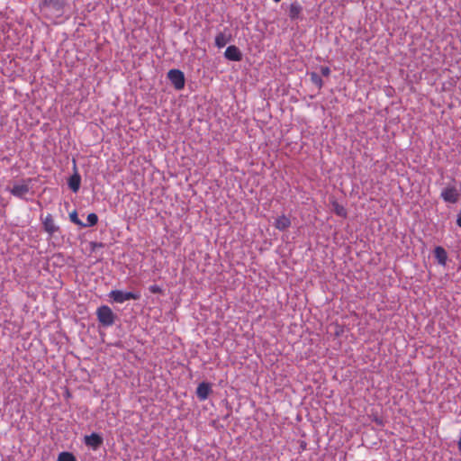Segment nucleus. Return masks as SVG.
I'll list each match as a JSON object with an SVG mask.
<instances>
[{
  "instance_id": "obj_9",
  "label": "nucleus",
  "mask_w": 461,
  "mask_h": 461,
  "mask_svg": "<svg viewBox=\"0 0 461 461\" xmlns=\"http://www.w3.org/2000/svg\"><path fill=\"white\" fill-rule=\"evenodd\" d=\"M224 57L228 60L240 61L242 59V53L238 47H236L234 45H230V46L227 47V49L224 52Z\"/></svg>"
},
{
  "instance_id": "obj_7",
  "label": "nucleus",
  "mask_w": 461,
  "mask_h": 461,
  "mask_svg": "<svg viewBox=\"0 0 461 461\" xmlns=\"http://www.w3.org/2000/svg\"><path fill=\"white\" fill-rule=\"evenodd\" d=\"M41 222L44 230L50 235H54L59 230V227L55 223L54 219L50 213H48L45 217H41Z\"/></svg>"
},
{
  "instance_id": "obj_13",
  "label": "nucleus",
  "mask_w": 461,
  "mask_h": 461,
  "mask_svg": "<svg viewBox=\"0 0 461 461\" xmlns=\"http://www.w3.org/2000/svg\"><path fill=\"white\" fill-rule=\"evenodd\" d=\"M80 184H81V176L77 173H75L74 175H72L68 181V185L69 188L74 193H77L79 190Z\"/></svg>"
},
{
  "instance_id": "obj_2",
  "label": "nucleus",
  "mask_w": 461,
  "mask_h": 461,
  "mask_svg": "<svg viewBox=\"0 0 461 461\" xmlns=\"http://www.w3.org/2000/svg\"><path fill=\"white\" fill-rule=\"evenodd\" d=\"M32 178L22 179L14 183L13 186L7 190L16 198L28 201L27 194H32Z\"/></svg>"
},
{
  "instance_id": "obj_12",
  "label": "nucleus",
  "mask_w": 461,
  "mask_h": 461,
  "mask_svg": "<svg viewBox=\"0 0 461 461\" xmlns=\"http://www.w3.org/2000/svg\"><path fill=\"white\" fill-rule=\"evenodd\" d=\"M434 256L439 265L446 266L447 261V253L444 248L440 246L436 247L434 249Z\"/></svg>"
},
{
  "instance_id": "obj_22",
  "label": "nucleus",
  "mask_w": 461,
  "mask_h": 461,
  "mask_svg": "<svg viewBox=\"0 0 461 461\" xmlns=\"http://www.w3.org/2000/svg\"><path fill=\"white\" fill-rule=\"evenodd\" d=\"M321 73L323 77H329L330 74V69L329 67H321Z\"/></svg>"
},
{
  "instance_id": "obj_6",
  "label": "nucleus",
  "mask_w": 461,
  "mask_h": 461,
  "mask_svg": "<svg viewBox=\"0 0 461 461\" xmlns=\"http://www.w3.org/2000/svg\"><path fill=\"white\" fill-rule=\"evenodd\" d=\"M167 78L176 90H182L185 87V75L181 70L176 68L170 69L167 72Z\"/></svg>"
},
{
  "instance_id": "obj_5",
  "label": "nucleus",
  "mask_w": 461,
  "mask_h": 461,
  "mask_svg": "<svg viewBox=\"0 0 461 461\" xmlns=\"http://www.w3.org/2000/svg\"><path fill=\"white\" fill-rule=\"evenodd\" d=\"M109 297L117 303H122L129 300H137L140 294L133 292H124L122 290H112L109 293Z\"/></svg>"
},
{
  "instance_id": "obj_10",
  "label": "nucleus",
  "mask_w": 461,
  "mask_h": 461,
  "mask_svg": "<svg viewBox=\"0 0 461 461\" xmlns=\"http://www.w3.org/2000/svg\"><path fill=\"white\" fill-rule=\"evenodd\" d=\"M212 393V386L209 383H200L196 388V395L200 401L206 400Z\"/></svg>"
},
{
  "instance_id": "obj_3",
  "label": "nucleus",
  "mask_w": 461,
  "mask_h": 461,
  "mask_svg": "<svg viewBox=\"0 0 461 461\" xmlns=\"http://www.w3.org/2000/svg\"><path fill=\"white\" fill-rule=\"evenodd\" d=\"M98 322L102 327L108 328L114 324L116 321V314L107 305H101L95 312Z\"/></svg>"
},
{
  "instance_id": "obj_20",
  "label": "nucleus",
  "mask_w": 461,
  "mask_h": 461,
  "mask_svg": "<svg viewBox=\"0 0 461 461\" xmlns=\"http://www.w3.org/2000/svg\"><path fill=\"white\" fill-rule=\"evenodd\" d=\"M69 219H70V221H71L73 223H75V224H77V225H78V226H80V227H83L84 222H82V221L78 219V217H77V212L76 211H73L72 212H70V213H69Z\"/></svg>"
},
{
  "instance_id": "obj_25",
  "label": "nucleus",
  "mask_w": 461,
  "mask_h": 461,
  "mask_svg": "<svg viewBox=\"0 0 461 461\" xmlns=\"http://www.w3.org/2000/svg\"><path fill=\"white\" fill-rule=\"evenodd\" d=\"M273 1H274V2H276V3H278V2H280L281 0H273Z\"/></svg>"
},
{
  "instance_id": "obj_16",
  "label": "nucleus",
  "mask_w": 461,
  "mask_h": 461,
  "mask_svg": "<svg viewBox=\"0 0 461 461\" xmlns=\"http://www.w3.org/2000/svg\"><path fill=\"white\" fill-rule=\"evenodd\" d=\"M334 212L340 217L346 218L347 217V210L346 208L339 204L337 201H332L331 203Z\"/></svg>"
},
{
  "instance_id": "obj_21",
  "label": "nucleus",
  "mask_w": 461,
  "mask_h": 461,
  "mask_svg": "<svg viewBox=\"0 0 461 461\" xmlns=\"http://www.w3.org/2000/svg\"><path fill=\"white\" fill-rule=\"evenodd\" d=\"M149 290L152 294H160L162 292V289L158 285H152L149 287Z\"/></svg>"
},
{
  "instance_id": "obj_24",
  "label": "nucleus",
  "mask_w": 461,
  "mask_h": 461,
  "mask_svg": "<svg viewBox=\"0 0 461 461\" xmlns=\"http://www.w3.org/2000/svg\"><path fill=\"white\" fill-rule=\"evenodd\" d=\"M458 450L461 452V438L457 442Z\"/></svg>"
},
{
  "instance_id": "obj_19",
  "label": "nucleus",
  "mask_w": 461,
  "mask_h": 461,
  "mask_svg": "<svg viewBox=\"0 0 461 461\" xmlns=\"http://www.w3.org/2000/svg\"><path fill=\"white\" fill-rule=\"evenodd\" d=\"M311 80L312 82L318 86V88H321L323 85V81L321 77L315 72H312L311 75Z\"/></svg>"
},
{
  "instance_id": "obj_11",
  "label": "nucleus",
  "mask_w": 461,
  "mask_h": 461,
  "mask_svg": "<svg viewBox=\"0 0 461 461\" xmlns=\"http://www.w3.org/2000/svg\"><path fill=\"white\" fill-rule=\"evenodd\" d=\"M274 226L281 231L286 230L291 226V220L283 214L276 219Z\"/></svg>"
},
{
  "instance_id": "obj_8",
  "label": "nucleus",
  "mask_w": 461,
  "mask_h": 461,
  "mask_svg": "<svg viewBox=\"0 0 461 461\" xmlns=\"http://www.w3.org/2000/svg\"><path fill=\"white\" fill-rule=\"evenodd\" d=\"M104 439L101 435L93 432L84 438V443L94 450H96L103 444Z\"/></svg>"
},
{
  "instance_id": "obj_1",
  "label": "nucleus",
  "mask_w": 461,
  "mask_h": 461,
  "mask_svg": "<svg viewBox=\"0 0 461 461\" xmlns=\"http://www.w3.org/2000/svg\"><path fill=\"white\" fill-rule=\"evenodd\" d=\"M461 196V183L452 178L449 183L442 188L440 198L447 203H456Z\"/></svg>"
},
{
  "instance_id": "obj_23",
  "label": "nucleus",
  "mask_w": 461,
  "mask_h": 461,
  "mask_svg": "<svg viewBox=\"0 0 461 461\" xmlns=\"http://www.w3.org/2000/svg\"><path fill=\"white\" fill-rule=\"evenodd\" d=\"M456 224L461 227V211L457 214Z\"/></svg>"
},
{
  "instance_id": "obj_18",
  "label": "nucleus",
  "mask_w": 461,
  "mask_h": 461,
  "mask_svg": "<svg viewBox=\"0 0 461 461\" xmlns=\"http://www.w3.org/2000/svg\"><path fill=\"white\" fill-rule=\"evenodd\" d=\"M58 461H77V459L72 453L61 452L59 454Z\"/></svg>"
},
{
  "instance_id": "obj_17",
  "label": "nucleus",
  "mask_w": 461,
  "mask_h": 461,
  "mask_svg": "<svg viewBox=\"0 0 461 461\" xmlns=\"http://www.w3.org/2000/svg\"><path fill=\"white\" fill-rule=\"evenodd\" d=\"M87 222L84 223L83 227H92L95 226L98 221V216L92 212L87 215Z\"/></svg>"
},
{
  "instance_id": "obj_15",
  "label": "nucleus",
  "mask_w": 461,
  "mask_h": 461,
  "mask_svg": "<svg viewBox=\"0 0 461 461\" xmlns=\"http://www.w3.org/2000/svg\"><path fill=\"white\" fill-rule=\"evenodd\" d=\"M230 40V37L227 36L224 32H219L215 36V45L217 48H223Z\"/></svg>"
},
{
  "instance_id": "obj_4",
  "label": "nucleus",
  "mask_w": 461,
  "mask_h": 461,
  "mask_svg": "<svg viewBox=\"0 0 461 461\" xmlns=\"http://www.w3.org/2000/svg\"><path fill=\"white\" fill-rule=\"evenodd\" d=\"M64 5V0H44L42 8L47 15L59 17L63 14Z\"/></svg>"
},
{
  "instance_id": "obj_14",
  "label": "nucleus",
  "mask_w": 461,
  "mask_h": 461,
  "mask_svg": "<svg viewBox=\"0 0 461 461\" xmlns=\"http://www.w3.org/2000/svg\"><path fill=\"white\" fill-rule=\"evenodd\" d=\"M302 12H303V7L299 3L294 2L290 5L289 17L292 20L298 19L302 14Z\"/></svg>"
}]
</instances>
